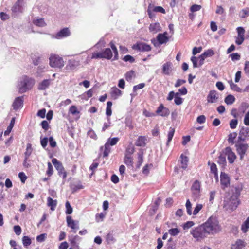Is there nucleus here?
<instances>
[{
    "label": "nucleus",
    "instance_id": "13",
    "mask_svg": "<svg viewBox=\"0 0 249 249\" xmlns=\"http://www.w3.org/2000/svg\"><path fill=\"white\" fill-rule=\"evenodd\" d=\"M225 154L227 156L228 160L230 163L234 162L236 156L230 147L225 148Z\"/></svg>",
    "mask_w": 249,
    "mask_h": 249
},
{
    "label": "nucleus",
    "instance_id": "23",
    "mask_svg": "<svg viewBox=\"0 0 249 249\" xmlns=\"http://www.w3.org/2000/svg\"><path fill=\"white\" fill-rule=\"evenodd\" d=\"M146 138L145 136H139L137 139L135 144L137 146L144 147L146 145Z\"/></svg>",
    "mask_w": 249,
    "mask_h": 249
},
{
    "label": "nucleus",
    "instance_id": "20",
    "mask_svg": "<svg viewBox=\"0 0 249 249\" xmlns=\"http://www.w3.org/2000/svg\"><path fill=\"white\" fill-rule=\"evenodd\" d=\"M70 35V32L68 28H65L58 32L56 35V37H65L68 36Z\"/></svg>",
    "mask_w": 249,
    "mask_h": 249
},
{
    "label": "nucleus",
    "instance_id": "16",
    "mask_svg": "<svg viewBox=\"0 0 249 249\" xmlns=\"http://www.w3.org/2000/svg\"><path fill=\"white\" fill-rule=\"evenodd\" d=\"M218 99L217 93L215 90H211L207 98L208 102L211 103L216 102Z\"/></svg>",
    "mask_w": 249,
    "mask_h": 249
},
{
    "label": "nucleus",
    "instance_id": "43",
    "mask_svg": "<svg viewBox=\"0 0 249 249\" xmlns=\"http://www.w3.org/2000/svg\"><path fill=\"white\" fill-rule=\"evenodd\" d=\"M249 228V216L247 218L246 220L244 222L242 226V230L244 232H246L248 229Z\"/></svg>",
    "mask_w": 249,
    "mask_h": 249
},
{
    "label": "nucleus",
    "instance_id": "38",
    "mask_svg": "<svg viewBox=\"0 0 249 249\" xmlns=\"http://www.w3.org/2000/svg\"><path fill=\"white\" fill-rule=\"evenodd\" d=\"M15 118H13L10 122L9 125L8 126L7 130L4 132V135H7L9 134V133L11 132L12 128L14 126V124H15Z\"/></svg>",
    "mask_w": 249,
    "mask_h": 249
},
{
    "label": "nucleus",
    "instance_id": "14",
    "mask_svg": "<svg viewBox=\"0 0 249 249\" xmlns=\"http://www.w3.org/2000/svg\"><path fill=\"white\" fill-rule=\"evenodd\" d=\"M220 178L222 188L224 189L225 187H227L230 185V178L226 173H221Z\"/></svg>",
    "mask_w": 249,
    "mask_h": 249
},
{
    "label": "nucleus",
    "instance_id": "22",
    "mask_svg": "<svg viewBox=\"0 0 249 249\" xmlns=\"http://www.w3.org/2000/svg\"><path fill=\"white\" fill-rule=\"evenodd\" d=\"M149 31L154 34L157 33L161 30V27L160 23H154L150 24L149 27Z\"/></svg>",
    "mask_w": 249,
    "mask_h": 249
},
{
    "label": "nucleus",
    "instance_id": "24",
    "mask_svg": "<svg viewBox=\"0 0 249 249\" xmlns=\"http://www.w3.org/2000/svg\"><path fill=\"white\" fill-rule=\"evenodd\" d=\"M102 52L103 58L110 60L113 56L112 51L109 48H106Z\"/></svg>",
    "mask_w": 249,
    "mask_h": 249
},
{
    "label": "nucleus",
    "instance_id": "40",
    "mask_svg": "<svg viewBox=\"0 0 249 249\" xmlns=\"http://www.w3.org/2000/svg\"><path fill=\"white\" fill-rule=\"evenodd\" d=\"M249 16V8H246L242 9L239 13V16L242 18H245V17Z\"/></svg>",
    "mask_w": 249,
    "mask_h": 249
},
{
    "label": "nucleus",
    "instance_id": "59",
    "mask_svg": "<svg viewBox=\"0 0 249 249\" xmlns=\"http://www.w3.org/2000/svg\"><path fill=\"white\" fill-rule=\"evenodd\" d=\"M230 56L232 61L239 60L240 59V55L237 53L231 54Z\"/></svg>",
    "mask_w": 249,
    "mask_h": 249
},
{
    "label": "nucleus",
    "instance_id": "30",
    "mask_svg": "<svg viewBox=\"0 0 249 249\" xmlns=\"http://www.w3.org/2000/svg\"><path fill=\"white\" fill-rule=\"evenodd\" d=\"M50 84L49 80H44L39 83L38 89L39 90H44L49 87Z\"/></svg>",
    "mask_w": 249,
    "mask_h": 249
},
{
    "label": "nucleus",
    "instance_id": "49",
    "mask_svg": "<svg viewBox=\"0 0 249 249\" xmlns=\"http://www.w3.org/2000/svg\"><path fill=\"white\" fill-rule=\"evenodd\" d=\"M119 141V138L117 137L113 138L112 139H109L107 142L109 143V146L110 145L113 146L115 145Z\"/></svg>",
    "mask_w": 249,
    "mask_h": 249
},
{
    "label": "nucleus",
    "instance_id": "7",
    "mask_svg": "<svg viewBox=\"0 0 249 249\" xmlns=\"http://www.w3.org/2000/svg\"><path fill=\"white\" fill-rule=\"evenodd\" d=\"M235 146L236 147L237 153L240 155V159H243L244 155L246 154V153L249 148L248 144L238 142L236 144Z\"/></svg>",
    "mask_w": 249,
    "mask_h": 249
},
{
    "label": "nucleus",
    "instance_id": "10",
    "mask_svg": "<svg viewBox=\"0 0 249 249\" xmlns=\"http://www.w3.org/2000/svg\"><path fill=\"white\" fill-rule=\"evenodd\" d=\"M249 137V128L248 127H243L240 130L238 141H244Z\"/></svg>",
    "mask_w": 249,
    "mask_h": 249
},
{
    "label": "nucleus",
    "instance_id": "32",
    "mask_svg": "<svg viewBox=\"0 0 249 249\" xmlns=\"http://www.w3.org/2000/svg\"><path fill=\"white\" fill-rule=\"evenodd\" d=\"M229 83L231 89L236 92H241L242 90L241 88H240L236 84H234L232 80L229 81Z\"/></svg>",
    "mask_w": 249,
    "mask_h": 249
},
{
    "label": "nucleus",
    "instance_id": "6",
    "mask_svg": "<svg viewBox=\"0 0 249 249\" xmlns=\"http://www.w3.org/2000/svg\"><path fill=\"white\" fill-rule=\"evenodd\" d=\"M191 191L192 196L194 199L196 200L198 199L200 195V182L197 180H195L192 187Z\"/></svg>",
    "mask_w": 249,
    "mask_h": 249
},
{
    "label": "nucleus",
    "instance_id": "12",
    "mask_svg": "<svg viewBox=\"0 0 249 249\" xmlns=\"http://www.w3.org/2000/svg\"><path fill=\"white\" fill-rule=\"evenodd\" d=\"M156 113L162 117L168 116L170 114V111L168 108L164 107L163 104H160L158 107Z\"/></svg>",
    "mask_w": 249,
    "mask_h": 249
},
{
    "label": "nucleus",
    "instance_id": "41",
    "mask_svg": "<svg viewBox=\"0 0 249 249\" xmlns=\"http://www.w3.org/2000/svg\"><path fill=\"white\" fill-rule=\"evenodd\" d=\"M22 243L24 247H28L31 244V240L28 237L24 236L22 238Z\"/></svg>",
    "mask_w": 249,
    "mask_h": 249
},
{
    "label": "nucleus",
    "instance_id": "45",
    "mask_svg": "<svg viewBox=\"0 0 249 249\" xmlns=\"http://www.w3.org/2000/svg\"><path fill=\"white\" fill-rule=\"evenodd\" d=\"M135 76L134 71H130L129 72H127L125 74V79L127 81H130L132 80V78Z\"/></svg>",
    "mask_w": 249,
    "mask_h": 249
},
{
    "label": "nucleus",
    "instance_id": "29",
    "mask_svg": "<svg viewBox=\"0 0 249 249\" xmlns=\"http://www.w3.org/2000/svg\"><path fill=\"white\" fill-rule=\"evenodd\" d=\"M100 150L103 151V157H106L108 156L110 151V148L109 146V143L108 142H106L105 144L104 147L103 146H102L100 147Z\"/></svg>",
    "mask_w": 249,
    "mask_h": 249
},
{
    "label": "nucleus",
    "instance_id": "54",
    "mask_svg": "<svg viewBox=\"0 0 249 249\" xmlns=\"http://www.w3.org/2000/svg\"><path fill=\"white\" fill-rule=\"evenodd\" d=\"M69 112L72 115H75L79 113V111L77 110V107L75 106H72L69 109Z\"/></svg>",
    "mask_w": 249,
    "mask_h": 249
},
{
    "label": "nucleus",
    "instance_id": "47",
    "mask_svg": "<svg viewBox=\"0 0 249 249\" xmlns=\"http://www.w3.org/2000/svg\"><path fill=\"white\" fill-rule=\"evenodd\" d=\"M180 232L179 229L177 228H172L168 231L169 233L172 236L177 235Z\"/></svg>",
    "mask_w": 249,
    "mask_h": 249
},
{
    "label": "nucleus",
    "instance_id": "64",
    "mask_svg": "<svg viewBox=\"0 0 249 249\" xmlns=\"http://www.w3.org/2000/svg\"><path fill=\"white\" fill-rule=\"evenodd\" d=\"M244 123L245 125H249V109L247 113L245 114L244 119Z\"/></svg>",
    "mask_w": 249,
    "mask_h": 249
},
{
    "label": "nucleus",
    "instance_id": "62",
    "mask_svg": "<svg viewBox=\"0 0 249 249\" xmlns=\"http://www.w3.org/2000/svg\"><path fill=\"white\" fill-rule=\"evenodd\" d=\"M196 120L197 123L199 124H203L205 122L206 117L203 115H200L197 118Z\"/></svg>",
    "mask_w": 249,
    "mask_h": 249
},
{
    "label": "nucleus",
    "instance_id": "60",
    "mask_svg": "<svg viewBox=\"0 0 249 249\" xmlns=\"http://www.w3.org/2000/svg\"><path fill=\"white\" fill-rule=\"evenodd\" d=\"M153 11L156 12H160L163 14H165V10L161 6H156L153 9Z\"/></svg>",
    "mask_w": 249,
    "mask_h": 249
},
{
    "label": "nucleus",
    "instance_id": "21",
    "mask_svg": "<svg viewBox=\"0 0 249 249\" xmlns=\"http://www.w3.org/2000/svg\"><path fill=\"white\" fill-rule=\"evenodd\" d=\"M172 71V63L168 62L163 64L162 72L164 74L169 75Z\"/></svg>",
    "mask_w": 249,
    "mask_h": 249
},
{
    "label": "nucleus",
    "instance_id": "63",
    "mask_svg": "<svg viewBox=\"0 0 249 249\" xmlns=\"http://www.w3.org/2000/svg\"><path fill=\"white\" fill-rule=\"evenodd\" d=\"M46 113V109L45 108L39 110L37 113V115L41 118H44L45 116Z\"/></svg>",
    "mask_w": 249,
    "mask_h": 249
},
{
    "label": "nucleus",
    "instance_id": "27",
    "mask_svg": "<svg viewBox=\"0 0 249 249\" xmlns=\"http://www.w3.org/2000/svg\"><path fill=\"white\" fill-rule=\"evenodd\" d=\"M57 201L56 200H53L51 197L47 198V205L50 207L52 211H54L57 205Z\"/></svg>",
    "mask_w": 249,
    "mask_h": 249
},
{
    "label": "nucleus",
    "instance_id": "39",
    "mask_svg": "<svg viewBox=\"0 0 249 249\" xmlns=\"http://www.w3.org/2000/svg\"><path fill=\"white\" fill-rule=\"evenodd\" d=\"M174 133H175V129L171 127L170 128V130L168 132V135H167L168 140H167V145H168L169 144L170 142H171V141L172 140V139L173 138Z\"/></svg>",
    "mask_w": 249,
    "mask_h": 249
},
{
    "label": "nucleus",
    "instance_id": "17",
    "mask_svg": "<svg viewBox=\"0 0 249 249\" xmlns=\"http://www.w3.org/2000/svg\"><path fill=\"white\" fill-rule=\"evenodd\" d=\"M67 223L68 226L73 230L79 229L78 222L73 220L71 216L67 217Z\"/></svg>",
    "mask_w": 249,
    "mask_h": 249
},
{
    "label": "nucleus",
    "instance_id": "56",
    "mask_svg": "<svg viewBox=\"0 0 249 249\" xmlns=\"http://www.w3.org/2000/svg\"><path fill=\"white\" fill-rule=\"evenodd\" d=\"M123 60L125 62L129 61L130 63H133L135 61V59L130 55H127L124 56Z\"/></svg>",
    "mask_w": 249,
    "mask_h": 249
},
{
    "label": "nucleus",
    "instance_id": "57",
    "mask_svg": "<svg viewBox=\"0 0 249 249\" xmlns=\"http://www.w3.org/2000/svg\"><path fill=\"white\" fill-rule=\"evenodd\" d=\"M49 176H51L53 173V168L50 162L48 163V170L46 172Z\"/></svg>",
    "mask_w": 249,
    "mask_h": 249
},
{
    "label": "nucleus",
    "instance_id": "33",
    "mask_svg": "<svg viewBox=\"0 0 249 249\" xmlns=\"http://www.w3.org/2000/svg\"><path fill=\"white\" fill-rule=\"evenodd\" d=\"M33 151L32 144L31 143H27L26 151L24 153V157L26 159H29Z\"/></svg>",
    "mask_w": 249,
    "mask_h": 249
},
{
    "label": "nucleus",
    "instance_id": "58",
    "mask_svg": "<svg viewBox=\"0 0 249 249\" xmlns=\"http://www.w3.org/2000/svg\"><path fill=\"white\" fill-rule=\"evenodd\" d=\"M238 123L237 119L231 120L230 122V126L231 128L234 129L236 127Z\"/></svg>",
    "mask_w": 249,
    "mask_h": 249
},
{
    "label": "nucleus",
    "instance_id": "3",
    "mask_svg": "<svg viewBox=\"0 0 249 249\" xmlns=\"http://www.w3.org/2000/svg\"><path fill=\"white\" fill-rule=\"evenodd\" d=\"M49 64L52 68H62L64 66V62L58 55L51 54L49 57Z\"/></svg>",
    "mask_w": 249,
    "mask_h": 249
},
{
    "label": "nucleus",
    "instance_id": "4",
    "mask_svg": "<svg viewBox=\"0 0 249 249\" xmlns=\"http://www.w3.org/2000/svg\"><path fill=\"white\" fill-rule=\"evenodd\" d=\"M239 204L238 198L236 196H232L230 199L224 201V207L227 211H232L236 209Z\"/></svg>",
    "mask_w": 249,
    "mask_h": 249
},
{
    "label": "nucleus",
    "instance_id": "36",
    "mask_svg": "<svg viewBox=\"0 0 249 249\" xmlns=\"http://www.w3.org/2000/svg\"><path fill=\"white\" fill-rule=\"evenodd\" d=\"M235 100V97L232 95H228L225 98V102L227 105H231L233 104Z\"/></svg>",
    "mask_w": 249,
    "mask_h": 249
},
{
    "label": "nucleus",
    "instance_id": "2",
    "mask_svg": "<svg viewBox=\"0 0 249 249\" xmlns=\"http://www.w3.org/2000/svg\"><path fill=\"white\" fill-rule=\"evenodd\" d=\"M34 84L35 80L33 79L24 76L18 83V91L21 93H24L31 89Z\"/></svg>",
    "mask_w": 249,
    "mask_h": 249
},
{
    "label": "nucleus",
    "instance_id": "1",
    "mask_svg": "<svg viewBox=\"0 0 249 249\" xmlns=\"http://www.w3.org/2000/svg\"><path fill=\"white\" fill-rule=\"evenodd\" d=\"M203 225L208 235L217 233L221 230L218 221L215 217L212 216L210 217L206 222L203 224Z\"/></svg>",
    "mask_w": 249,
    "mask_h": 249
},
{
    "label": "nucleus",
    "instance_id": "11",
    "mask_svg": "<svg viewBox=\"0 0 249 249\" xmlns=\"http://www.w3.org/2000/svg\"><path fill=\"white\" fill-rule=\"evenodd\" d=\"M238 36L236 37L235 42L238 45H241L244 41L245 30L243 27H239L237 28Z\"/></svg>",
    "mask_w": 249,
    "mask_h": 249
},
{
    "label": "nucleus",
    "instance_id": "48",
    "mask_svg": "<svg viewBox=\"0 0 249 249\" xmlns=\"http://www.w3.org/2000/svg\"><path fill=\"white\" fill-rule=\"evenodd\" d=\"M66 213L67 214H70L72 213L73 209L71 207L70 203L69 201L66 202Z\"/></svg>",
    "mask_w": 249,
    "mask_h": 249
},
{
    "label": "nucleus",
    "instance_id": "15",
    "mask_svg": "<svg viewBox=\"0 0 249 249\" xmlns=\"http://www.w3.org/2000/svg\"><path fill=\"white\" fill-rule=\"evenodd\" d=\"M24 0H18L12 8V11L14 13L22 12V7L24 5Z\"/></svg>",
    "mask_w": 249,
    "mask_h": 249
},
{
    "label": "nucleus",
    "instance_id": "46",
    "mask_svg": "<svg viewBox=\"0 0 249 249\" xmlns=\"http://www.w3.org/2000/svg\"><path fill=\"white\" fill-rule=\"evenodd\" d=\"M92 59L103 58L102 52H94L92 53Z\"/></svg>",
    "mask_w": 249,
    "mask_h": 249
},
{
    "label": "nucleus",
    "instance_id": "18",
    "mask_svg": "<svg viewBox=\"0 0 249 249\" xmlns=\"http://www.w3.org/2000/svg\"><path fill=\"white\" fill-rule=\"evenodd\" d=\"M167 33L166 32L163 34H159L157 36V39L159 44H162L166 43L168 41L169 38L167 36Z\"/></svg>",
    "mask_w": 249,
    "mask_h": 249
},
{
    "label": "nucleus",
    "instance_id": "25",
    "mask_svg": "<svg viewBox=\"0 0 249 249\" xmlns=\"http://www.w3.org/2000/svg\"><path fill=\"white\" fill-rule=\"evenodd\" d=\"M245 246V243L242 240H238L235 244L232 245L231 249H242Z\"/></svg>",
    "mask_w": 249,
    "mask_h": 249
},
{
    "label": "nucleus",
    "instance_id": "51",
    "mask_svg": "<svg viewBox=\"0 0 249 249\" xmlns=\"http://www.w3.org/2000/svg\"><path fill=\"white\" fill-rule=\"evenodd\" d=\"M138 160L137 164V167L139 168L143 162V152H139L138 154Z\"/></svg>",
    "mask_w": 249,
    "mask_h": 249
},
{
    "label": "nucleus",
    "instance_id": "44",
    "mask_svg": "<svg viewBox=\"0 0 249 249\" xmlns=\"http://www.w3.org/2000/svg\"><path fill=\"white\" fill-rule=\"evenodd\" d=\"M179 95V93H176L174 102L177 105H179L182 103V99L181 97H180Z\"/></svg>",
    "mask_w": 249,
    "mask_h": 249
},
{
    "label": "nucleus",
    "instance_id": "28",
    "mask_svg": "<svg viewBox=\"0 0 249 249\" xmlns=\"http://www.w3.org/2000/svg\"><path fill=\"white\" fill-rule=\"evenodd\" d=\"M33 22L35 25L38 27H42L46 25V23L43 18L35 19L33 20Z\"/></svg>",
    "mask_w": 249,
    "mask_h": 249
},
{
    "label": "nucleus",
    "instance_id": "26",
    "mask_svg": "<svg viewBox=\"0 0 249 249\" xmlns=\"http://www.w3.org/2000/svg\"><path fill=\"white\" fill-rule=\"evenodd\" d=\"M110 94L112 98L116 99L121 95L122 91L116 87H113L111 88Z\"/></svg>",
    "mask_w": 249,
    "mask_h": 249
},
{
    "label": "nucleus",
    "instance_id": "31",
    "mask_svg": "<svg viewBox=\"0 0 249 249\" xmlns=\"http://www.w3.org/2000/svg\"><path fill=\"white\" fill-rule=\"evenodd\" d=\"M77 66V62L74 60H70L66 67L67 70H73Z\"/></svg>",
    "mask_w": 249,
    "mask_h": 249
},
{
    "label": "nucleus",
    "instance_id": "55",
    "mask_svg": "<svg viewBox=\"0 0 249 249\" xmlns=\"http://www.w3.org/2000/svg\"><path fill=\"white\" fill-rule=\"evenodd\" d=\"M194 225V223L193 221H188L184 223L183 226L184 230H188Z\"/></svg>",
    "mask_w": 249,
    "mask_h": 249
},
{
    "label": "nucleus",
    "instance_id": "37",
    "mask_svg": "<svg viewBox=\"0 0 249 249\" xmlns=\"http://www.w3.org/2000/svg\"><path fill=\"white\" fill-rule=\"evenodd\" d=\"M124 162L127 165L132 166L133 164V159L132 157L126 154L124 158Z\"/></svg>",
    "mask_w": 249,
    "mask_h": 249
},
{
    "label": "nucleus",
    "instance_id": "34",
    "mask_svg": "<svg viewBox=\"0 0 249 249\" xmlns=\"http://www.w3.org/2000/svg\"><path fill=\"white\" fill-rule=\"evenodd\" d=\"M110 46L113 52V53L114 54V56L113 60H118L119 58V55H118V52L117 48L114 44V43L112 42H110Z\"/></svg>",
    "mask_w": 249,
    "mask_h": 249
},
{
    "label": "nucleus",
    "instance_id": "8",
    "mask_svg": "<svg viewBox=\"0 0 249 249\" xmlns=\"http://www.w3.org/2000/svg\"><path fill=\"white\" fill-rule=\"evenodd\" d=\"M52 162L54 165L56 169L58 171L59 175L60 176H62L63 178H65L67 176V174L65 171L64 168L62 163L55 158L53 159Z\"/></svg>",
    "mask_w": 249,
    "mask_h": 249
},
{
    "label": "nucleus",
    "instance_id": "53",
    "mask_svg": "<svg viewBox=\"0 0 249 249\" xmlns=\"http://www.w3.org/2000/svg\"><path fill=\"white\" fill-rule=\"evenodd\" d=\"M201 8V6L197 4L193 5L191 8L190 10L192 12H195L200 10Z\"/></svg>",
    "mask_w": 249,
    "mask_h": 249
},
{
    "label": "nucleus",
    "instance_id": "35",
    "mask_svg": "<svg viewBox=\"0 0 249 249\" xmlns=\"http://www.w3.org/2000/svg\"><path fill=\"white\" fill-rule=\"evenodd\" d=\"M180 158H181V167L183 169H186L187 166V163L188 162V158L187 157L184 156L182 154L181 155Z\"/></svg>",
    "mask_w": 249,
    "mask_h": 249
},
{
    "label": "nucleus",
    "instance_id": "50",
    "mask_svg": "<svg viewBox=\"0 0 249 249\" xmlns=\"http://www.w3.org/2000/svg\"><path fill=\"white\" fill-rule=\"evenodd\" d=\"M186 207L187 209V213L189 215H191L192 214V205L189 199H188L186 203Z\"/></svg>",
    "mask_w": 249,
    "mask_h": 249
},
{
    "label": "nucleus",
    "instance_id": "61",
    "mask_svg": "<svg viewBox=\"0 0 249 249\" xmlns=\"http://www.w3.org/2000/svg\"><path fill=\"white\" fill-rule=\"evenodd\" d=\"M218 163L222 165H225L226 163L225 157L223 156L222 155H220L218 157Z\"/></svg>",
    "mask_w": 249,
    "mask_h": 249
},
{
    "label": "nucleus",
    "instance_id": "19",
    "mask_svg": "<svg viewBox=\"0 0 249 249\" xmlns=\"http://www.w3.org/2000/svg\"><path fill=\"white\" fill-rule=\"evenodd\" d=\"M23 103V101L22 97H18L16 98L13 104L14 109L17 110L20 107H22Z\"/></svg>",
    "mask_w": 249,
    "mask_h": 249
},
{
    "label": "nucleus",
    "instance_id": "52",
    "mask_svg": "<svg viewBox=\"0 0 249 249\" xmlns=\"http://www.w3.org/2000/svg\"><path fill=\"white\" fill-rule=\"evenodd\" d=\"M203 207V205L201 204H198L196 205V207L194 209L193 214L194 215H196L200 211Z\"/></svg>",
    "mask_w": 249,
    "mask_h": 249
},
{
    "label": "nucleus",
    "instance_id": "42",
    "mask_svg": "<svg viewBox=\"0 0 249 249\" xmlns=\"http://www.w3.org/2000/svg\"><path fill=\"white\" fill-rule=\"evenodd\" d=\"M237 134L236 132L230 133L228 136V141L229 143H233L234 141L237 137Z\"/></svg>",
    "mask_w": 249,
    "mask_h": 249
},
{
    "label": "nucleus",
    "instance_id": "5",
    "mask_svg": "<svg viewBox=\"0 0 249 249\" xmlns=\"http://www.w3.org/2000/svg\"><path fill=\"white\" fill-rule=\"evenodd\" d=\"M191 234L197 240L202 239L208 235L203 224L193 229L191 231Z\"/></svg>",
    "mask_w": 249,
    "mask_h": 249
},
{
    "label": "nucleus",
    "instance_id": "9",
    "mask_svg": "<svg viewBox=\"0 0 249 249\" xmlns=\"http://www.w3.org/2000/svg\"><path fill=\"white\" fill-rule=\"evenodd\" d=\"M132 48L140 52H148L151 50L150 45L143 42H140L134 45Z\"/></svg>",
    "mask_w": 249,
    "mask_h": 249
}]
</instances>
